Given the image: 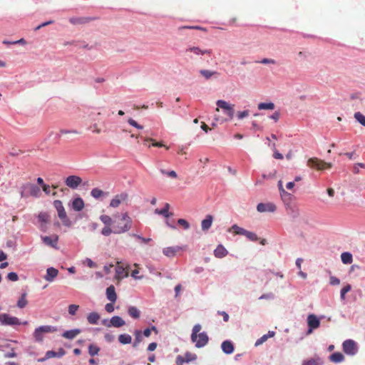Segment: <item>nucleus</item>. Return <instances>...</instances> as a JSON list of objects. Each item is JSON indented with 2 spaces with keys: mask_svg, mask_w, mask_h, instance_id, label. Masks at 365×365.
<instances>
[{
  "mask_svg": "<svg viewBox=\"0 0 365 365\" xmlns=\"http://www.w3.org/2000/svg\"><path fill=\"white\" fill-rule=\"evenodd\" d=\"M202 327L200 324H195L192 331L191 340L195 343V346L202 348L205 346L209 340L208 336L205 332L199 333Z\"/></svg>",
  "mask_w": 365,
  "mask_h": 365,
  "instance_id": "f257e3e1",
  "label": "nucleus"
},
{
  "mask_svg": "<svg viewBox=\"0 0 365 365\" xmlns=\"http://www.w3.org/2000/svg\"><path fill=\"white\" fill-rule=\"evenodd\" d=\"M132 227V220L125 212L118 222L113 225V233L121 234L128 232Z\"/></svg>",
  "mask_w": 365,
  "mask_h": 365,
  "instance_id": "f03ea898",
  "label": "nucleus"
},
{
  "mask_svg": "<svg viewBox=\"0 0 365 365\" xmlns=\"http://www.w3.org/2000/svg\"><path fill=\"white\" fill-rule=\"evenodd\" d=\"M21 196L22 197H28L30 196L38 197L41 195L40 188L33 183H25L21 186Z\"/></svg>",
  "mask_w": 365,
  "mask_h": 365,
  "instance_id": "7ed1b4c3",
  "label": "nucleus"
},
{
  "mask_svg": "<svg viewBox=\"0 0 365 365\" xmlns=\"http://www.w3.org/2000/svg\"><path fill=\"white\" fill-rule=\"evenodd\" d=\"M53 206L57 210L58 216L62 221V223L67 227L71 226V220L67 217L66 210L61 200H56L53 202Z\"/></svg>",
  "mask_w": 365,
  "mask_h": 365,
  "instance_id": "20e7f679",
  "label": "nucleus"
},
{
  "mask_svg": "<svg viewBox=\"0 0 365 365\" xmlns=\"http://www.w3.org/2000/svg\"><path fill=\"white\" fill-rule=\"evenodd\" d=\"M307 166L318 170H324L331 168L332 164L331 163H326L317 158H311L307 160Z\"/></svg>",
  "mask_w": 365,
  "mask_h": 365,
  "instance_id": "39448f33",
  "label": "nucleus"
},
{
  "mask_svg": "<svg viewBox=\"0 0 365 365\" xmlns=\"http://www.w3.org/2000/svg\"><path fill=\"white\" fill-rule=\"evenodd\" d=\"M217 108H216V111H219V108H222L225 110L228 117L232 119L234 117V107L233 104H230L225 101L218 100L216 102Z\"/></svg>",
  "mask_w": 365,
  "mask_h": 365,
  "instance_id": "423d86ee",
  "label": "nucleus"
},
{
  "mask_svg": "<svg viewBox=\"0 0 365 365\" xmlns=\"http://www.w3.org/2000/svg\"><path fill=\"white\" fill-rule=\"evenodd\" d=\"M0 323L6 326H15L21 324L19 319L8 314H0Z\"/></svg>",
  "mask_w": 365,
  "mask_h": 365,
  "instance_id": "0eeeda50",
  "label": "nucleus"
},
{
  "mask_svg": "<svg viewBox=\"0 0 365 365\" xmlns=\"http://www.w3.org/2000/svg\"><path fill=\"white\" fill-rule=\"evenodd\" d=\"M342 347L343 351L348 355H354L358 350L356 342L351 339L345 340Z\"/></svg>",
  "mask_w": 365,
  "mask_h": 365,
  "instance_id": "6e6552de",
  "label": "nucleus"
},
{
  "mask_svg": "<svg viewBox=\"0 0 365 365\" xmlns=\"http://www.w3.org/2000/svg\"><path fill=\"white\" fill-rule=\"evenodd\" d=\"M128 199V195L126 192H121L120 194L116 195L110 200V207L114 208L118 207L122 202H126Z\"/></svg>",
  "mask_w": 365,
  "mask_h": 365,
  "instance_id": "1a4fd4ad",
  "label": "nucleus"
},
{
  "mask_svg": "<svg viewBox=\"0 0 365 365\" xmlns=\"http://www.w3.org/2000/svg\"><path fill=\"white\" fill-rule=\"evenodd\" d=\"M307 324L309 327L308 334H310L313 329H317L320 326V321L315 314H311L307 317Z\"/></svg>",
  "mask_w": 365,
  "mask_h": 365,
  "instance_id": "9d476101",
  "label": "nucleus"
},
{
  "mask_svg": "<svg viewBox=\"0 0 365 365\" xmlns=\"http://www.w3.org/2000/svg\"><path fill=\"white\" fill-rule=\"evenodd\" d=\"M82 182V179L77 175H69L65 180L66 185L72 188H77Z\"/></svg>",
  "mask_w": 365,
  "mask_h": 365,
  "instance_id": "9b49d317",
  "label": "nucleus"
},
{
  "mask_svg": "<svg viewBox=\"0 0 365 365\" xmlns=\"http://www.w3.org/2000/svg\"><path fill=\"white\" fill-rule=\"evenodd\" d=\"M185 53L188 55L190 58H192V56L190 53H193L195 56L210 54L211 51L208 49L202 50L197 46L189 47L185 50Z\"/></svg>",
  "mask_w": 365,
  "mask_h": 365,
  "instance_id": "f8f14e48",
  "label": "nucleus"
},
{
  "mask_svg": "<svg viewBox=\"0 0 365 365\" xmlns=\"http://www.w3.org/2000/svg\"><path fill=\"white\" fill-rule=\"evenodd\" d=\"M257 210L259 212H274L276 210V206L272 202L259 203L257 206Z\"/></svg>",
  "mask_w": 365,
  "mask_h": 365,
  "instance_id": "ddd939ff",
  "label": "nucleus"
},
{
  "mask_svg": "<svg viewBox=\"0 0 365 365\" xmlns=\"http://www.w3.org/2000/svg\"><path fill=\"white\" fill-rule=\"evenodd\" d=\"M38 220L40 223V229L45 232L46 230V224L50 222V216L47 212H41L38 215Z\"/></svg>",
  "mask_w": 365,
  "mask_h": 365,
  "instance_id": "4468645a",
  "label": "nucleus"
},
{
  "mask_svg": "<svg viewBox=\"0 0 365 365\" xmlns=\"http://www.w3.org/2000/svg\"><path fill=\"white\" fill-rule=\"evenodd\" d=\"M128 276V272L126 269L123 267L121 262L117 263V267L115 268V279L118 280H120L124 277Z\"/></svg>",
  "mask_w": 365,
  "mask_h": 365,
  "instance_id": "2eb2a0df",
  "label": "nucleus"
},
{
  "mask_svg": "<svg viewBox=\"0 0 365 365\" xmlns=\"http://www.w3.org/2000/svg\"><path fill=\"white\" fill-rule=\"evenodd\" d=\"M44 244L53 248H57V244L58 241V236L54 235L53 236H44L41 237Z\"/></svg>",
  "mask_w": 365,
  "mask_h": 365,
  "instance_id": "dca6fc26",
  "label": "nucleus"
},
{
  "mask_svg": "<svg viewBox=\"0 0 365 365\" xmlns=\"http://www.w3.org/2000/svg\"><path fill=\"white\" fill-rule=\"evenodd\" d=\"M183 247L180 246H175V247H168L163 249V253L168 257H173L175 256V255L180 250H182Z\"/></svg>",
  "mask_w": 365,
  "mask_h": 365,
  "instance_id": "f3484780",
  "label": "nucleus"
},
{
  "mask_svg": "<svg viewBox=\"0 0 365 365\" xmlns=\"http://www.w3.org/2000/svg\"><path fill=\"white\" fill-rule=\"evenodd\" d=\"M65 354H66V351L62 348L59 349V350L57 352H56L54 351H48L46 353V357L43 359H38V361H43L46 359H50V358H53V357H61V356H64Z\"/></svg>",
  "mask_w": 365,
  "mask_h": 365,
  "instance_id": "a211bd4d",
  "label": "nucleus"
},
{
  "mask_svg": "<svg viewBox=\"0 0 365 365\" xmlns=\"http://www.w3.org/2000/svg\"><path fill=\"white\" fill-rule=\"evenodd\" d=\"M93 17H73L69 19V21L74 25L76 24H85L94 20Z\"/></svg>",
  "mask_w": 365,
  "mask_h": 365,
  "instance_id": "6ab92c4d",
  "label": "nucleus"
},
{
  "mask_svg": "<svg viewBox=\"0 0 365 365\" xmlns=\"http://www.w3.org/2000/svg\"><path fill=\"white\" fill-rule=\"evenodd\" d=\"M221 348L222 351L226 354H230L233 353L235 350L232 342L229 340L224 341L221 344Z\"/></svg>",
  "mask_w": 365,
  "mask_h": 365,
  "instance_id": "aec40b11",
  "label": "nucleus"
},
{
  "mask_svg": "<svg viewBox=\"0 0 365 365\" xmlns=\"http://www.w3.org/2000/svg\"><path fill=\"white\" fill-rule=\"evenodd\" d=\"M58 274V269L54 267H49L46 270V274L45 275L44 279L48 282H53L57 277Z\"/></svg>",
  "mask_w": 365,
  "mask_h": 365,
  "instance_id": "412c9836",
  "label": "nucleus"
},
{
  "mask_svg": "<svg viewBox=\"0 0 365 365\" xmlns=\"http://www.w3.org/2000/svg\"><path fill=\"white\" fill-rule=\"evenodd\" d=\"M106 297L111 302H115L117 299V294L113 285H110L106 289Z\"/></svg>",
  "mask_w": 365,
  "mask_h": 365,
  "instance_id": "4be33fe9",
  "label": "nucleus"
},
{
  "mask_svg": "<svg viewBox=\"0 0 365 365\" xmlns=\"http://www.w3.org/2000/svg\"><path fill=\"white\" fill-rule=\"evenodd\" d=\"M125 321L118 316L113 317L110 320V324H108V327H120L125 325Z\"/></svg>",
  "mask_w": 365,
  "mask_h": 365,
  "instance_id": "5701e85b",
  "label": "nucleus"
},
{
  "mask_svg": "<svg viewBox=\"0 0 365 365\" xmlns=\"http://www.w3.org/2000/svg\"><path fill=\"white\" fill-rule=\"evenodd\" d=\"M81 332V330L79 329L67 330L62 334V336L68 339H73L76 336H77Z\"/></svg>",
  "mask_w": 365,
  "mask_h": 365,
  "instance_id": "b1692460",
  "label": "nucleus"
},
{
  "mask_svg": "<svg viewBox=\"0 0 365 365\" xmlns=\"http://www.w3.org/2000/svg\"><path fill=\"white\" fill-rule=\"evenodd\" d=\"M72 207L76 211H81L84 207V202L81 197H76L72 202Z\"/></svg>",
  "mask_w": 365,
  "mask_h": 365,
  "instance_id": "393cba45",
  "label": "nucleus"
},
{
  "mask_svg": "<svg viewBox=\"0 0 365 365\" xmlns=\"http://www.w3.org/2000/svg\"><path fill=\"white\" fill-rule=\"evenodd\" d=\"M212 220H213L212 216L210 215H207L206 216L205 219H204L202 221V223H201L202 230L203 231H207V230H209L210 228V227L212 226Z\"/></svg>",
  "mask_w": 365,
  "mask_h": 365,
  "instance_id": "a878e982",
  "label": "nucleus"
},
{
  "mask_svg": "<svg viewBox=\"0 0 365 365\" xmlns=\"http://www.w3.org/2000/svg\"><path fill=\"white\" fill-rule=\"evenodd\" d=\"M169 209H170V204L169 203H165V206H164V207L163 209H160H160H155V213L158 214V215H163L165 217H168L173 215V213L168 212Z\"/></svg>",
  "mask_w": 365,
  "mask_h": 365,
  "instance_id": "bb28decb",
  "label": "nucleus"
},
{
  "mask_svg": "<svg viewBox=\"0 0 365 365\" xmlns=\"http://www.w3.org/2000/svg\"><path fill=\"white\" fill-rule=\"evenodd\" d=\"M227 253V250L221 245H218L214 251L215 256L218 258L225 257Z\"/></svg>",
  "mask_w": 365,
  "mask_h": 365,
  "instance_id": "cd10ccee",
  "label": "nucleus"
},
{
  "mask_svg": "<svg viewBox=\"0 0 365 365\" xmlns=\"http://www.w3.org/2000/svg\"><path fill=\"white\" fill-rule=\"evenodd\" d=\"M200 73L206 79L209 80L213 76L217 77L219 76V73L215 71H210L202 69L200 71Z\"/></svg>",
  "mask_w": 365,
  "mask_h": 365,
  "instance_id": "c85d7f7f",
  "label": "nucleus"
},
{
  "mask_svg": "<svg viewBox=\"0 0 365 365\" xmlns=\"http://www.w3.org/2000/svg\"><path fill=\"white\" fill-rule=\"evenodd\" d=\"M87 319L91 324H97L100 319V315L97 312H93L88 315Z\"/></svg>",
  "mask_w": 365,
  "mask_h": 365,
  "instance_id": "c756f323",
  "label": "nucleus"
},
{
  "mask_svg": "<svg viewBox=\"0 0 365 365\" xmlns=\"http://www.w3.org/2000/svg\"><path fill=\"white\" fill-rule=\"evenodd\" d=\"M27 293L24 292L21 294V297H19V300L17 301L16 306L20 308L23 309L26 307L28 304V300L26 299Z\"/></svg>",
  "mask_w": 365,
  "mask_h": 365,
  "instance_id": "7c9ffc66",
  "label": "nucleus"
},
{
  "mask_svg": "<svg viewBox=\"0 0 365 365\" xmlns=\"http://www.w3.org/2000/svg\"><path fill=\"white\" fill-rule=\"evenodd\" d=\"M329 359L334 363H340L344 361V356L340 352H334L330 355Z\"/></svg>",
  "mask_w": 365,
  "mask_h": 365,
  "instance_id": "2f4dec72",
  "label": "nucleus"
},
{
  "mask_svg": "<svg viewBox=\"0 0 365 365\" xmlns=\"http://www.w3.org/2000/svg\"><path fill=\"white\" fill-rule=\"evenodd\" d=\"M341 259L342 262L346 264H351L353 261L352 255L349 252H343Z\"/></svg>",
  "mask_w": 365,
  "mask_h": 365,
  "instance_id": "473e14b6",
  "label": "nucleus"
},
{
  "mask_svg": "<svg viewBox=\"0 0 365 365\" xmlns=\"http://www.w3.org/2000/svg\"><path fill=\"white\" fill-rule=\"evenodd\" d=\"M41 332L45 333H52L57 331V328L55 327H51L48 325L41 326L37 328Z\"/></svg>",
  "mask_w": 365,
  "mask_h": 365,
  "instance_id": "72a5a7b5",
  "label": "nucleus"
},
{
  "mask_svg": "<svg viewBox=\"0 0 365 365\" xmlns=\"http://www.w3.org/2000/svg\"><path fill=\"white\" fill-rule=\"evenodd\" d=\"M257 108L259 110H274L275 106L273 103H260L258 104Z\"/></svg>",
  "mask_w": 365,
  "mask_h": 365,
  "instance_id": "f704fd0d",
  "label": "nucleus"
},
{
  "mask_svg": "<svg viewBox=\"0 0 365 365\" xmlns=\"http://www.w3.org/2000/svg\"><path fill=\"white\" fill-rule=\"evenodd\" d=\"M118 341L123 344H127L131 342L132 338L129 334H123L118 336Z\"/></svg>",
  "mask_w": 365,
  "mask_h": 365,
  "instance_id": "c9c22d12",
  "label": "nucleus"
},
{
  "mask_svg": "<svg viewBox=\"0 0 365 365\" xmlns=\"http://www.w3.org/2000/svg\"><path fill=\"white\" fill-rule=\"evenodd\" d=\"M231 230L233 231V232L235 235H245V236L247 231V230H245L242 227H240L237 226V225H232L231 227Z\"/></svg>",
  "mask_w": 365,
  "mask_h": 365,
  "instance_id": "e433bc0d",
  "label": "nucleus"
},
{
  "mask_svg": "<svg viewBox=\"0 0 365 365\" xmlns=\"http://www.w3.org/2000/svg\"><path fill=\"white\" fill-rule=\"evenodd\" d=\"M128 312L129 315L134 319L140 317V311L135 307H129Z\"/></svg>",
  "mask_w": 365,
  "mask_h": 365,
  "instance_id": "4c0bfd02",
  "label": "nucleus"
},
{
  "mask_svg": "<svg viewBox=\"0 0 365 365\" xmlns=\"http://www.w3.org/2000/svg\"><path fill=\"white\" fill-rule=\"evenodd\" d=\"M322 361L320 358L317 359H310L306 361H304L302 365H322Z\"/></svg>",
  "mask_w": 365,
  "mask_h": 365,
  "instance_id": "58836bf2",
  "label": "nucleus"
},
{
  "mask_svg": "<svg viewBox=\"0 0 365 365\" xmlns=\"http://www.w3.org/2000/svg\"><path fill=\"white\" fill-rule=\"evenodd\" d=\"M354 118L359 122L361 125L365 127V115H363L360 112H356L354 113Z\"/></svg>",
  "mask_w": 365,
  "mask_h": 365,
  "instance_id": "ea45409f",
  "label": "nucleus"
},
{
  "mask_svg": "<svg viewBox=\"0 0 365 365\" xmlns=\"http://www.w3.org/2000/svg\"><path fill=\"white\" fill-rule=\"evenodd\" d=\"M100 220L106 226H110L113 223L111 217L106 215H102L100 217Z\"/></svg>",
  "mask_w": 365,
  "mask_h": 365,
  "instance_id": "a19ab883",
  "label": "nucleus"
},
{
  "mask_svg": "<svg viewBox=\"0 0 365 365\" xmlns=\"http://www.w3.org/2000/svg\"><path fill=\"white\" fill-rule=\"evenodd\" d=\"M100 348L96 345L91 344L88 346V353L91 356H94L98 354Z\"/></svg>",
  "mask_w": 365,
  "mask_h": 365,
  "instance_id": "79ce46f5",
  "label": "nucleus"
},
{
  "mask_svg": "<svg viewBox=\"0 0 365 365\" xmlns=\"http://www.w3.org/2000/svg\"><path fill=\"white\" fill-rule=\"evenodd\" d=\"M91 196L96 199H98L99 197H101V196H103V195L104 194V192L98 189V188H93L92 190H91Z\"/></svg>",
  "mask_w": 365,
  "mask_h": 365,
  "instance_id": "37998d69",
  "label": "nucleus"
},
{
  "mask_svg": "<svg viewBox=\"0 0 365 365\" xmlns=\"http://www.w3.org/2000/svg\"><path fill=\"white\" fill-rule=\"evenodd\" d=\"M351 289V286L350 284H346L344 286L340 293V297L341 299L344 300L345 299V295L347 292H349Z\"/></svg>",
  "mask_w": 365,
  "mask_h": 365,
  "instance_id": "c03bdc74",
  "label": "nucleus"
},
{
  "mask_svg": "<svg viewBox=\"0 0 365 365\" xmlns=\"http://www.w3.org/2000/svg\"><path fill=\"white\" fill-rule=\"evenodd\" d=\"M144 140H145V142H150V141L153 142V143H152L153 146L159 147V148L165 147L167 150L169 149V147L165 145L161 142H154V140L153 138H145Z\"/></svg>",
  "mask_w": 365,
  "mask_h": 365,
  "instance_id": "a18cd8bd",
  "label": "nucleus"
},
{
  "mask_svg": "<svg viewBox=\"0 0 365 365\" xmlns=\"http://www.w3.org/2000/svg\"><path fill=\"white\" fill-rule=\"evenodd\" d=\"M359 168H365V164L362 163H355L352 168V172L354 174H359L360 173Z\"/></svg>",
  "mask_w": 365,
  "mask_h": 365,
  "instance_id": "49530a36",
  "label": "nucleus"
},
{
  "mask_svg": "<svg viewBox=\"0 0 365 365\" xmlns=\"http://www.w3.org/2000/svg\"><path fill=\"white\" fill-rule=\"evenodd\" d=\"M34 337L37 341H42L43 339V333L41 332L37 328L34 332Z\"/></svg>",
  "mask_w": 365,
  "mask_h": 365,
  "instance_id": "de8ad7c7",
  "label": "nucleus"
},
{
  "mask_svg": "<svg viewBox=\"0 0 365 365\" xmlns=\"http://www.w3.org/2000/svg\"><path fill=\"white\" fill-rule=\"evenodd\" d=\"M160 171L162 174L166 175L172 178H176L178 177V175L175 170L166 171L164 169H160Z\"/></svg>",
  "mask_w": 365,
  "mask_h": 365,
  "instance_id": "09e8293b",
  "label": "nucleus"
},
{
  "mask_svg": "<svg viewBox=\"0 0 365 365\" xmlns=\"http://www.w3.org/2000/svg\"><path fill=\"white\" fill-rule=\"evenodd\" d=\"M186 363L194 361L197 359V355L190 352H186L184 356Z\"/></svg>",
  "mask_w": 365,
  "mask_h": 365,
  "instance_id": "8fccbe9b",
  "label": "nucleus"
},
{
  "mask_svg": "<svg viewBox=\"0 0 365 365\" xmlns=\"http://www.w3.org/2000/svg\"><path fill=\"white\" fill-rule=\"evenodd\" d=\"M245 237L251 241H257L258 240L257 235L252 232L247 231Z\"/></svg>",
  "mask_w": 365,
  "mask_h": 365,
  "instance_id": "3c124183",
  "label": "nucleus"
},
{
  "mask_svg": "<svg viewBox=\"0 0 365 365\" xmlns=\"http://www.w3.org/2000/svg\"><path fill=\"white\" fill-rule=\"evenodd\" d=\"M182 29H195V30H202L205 31V29L199 26H183L178 28V30Z\"/></svg>",
  "mask_w": 365,
  "mask_h": 365,
  "instance_id": "603ef678",
  "label": "nucleus"
},
{
  "mask_svg": "<svg viewBox=\"0 0 365 365\" xmlns=\"http://www.w3.org/2000/svg\"><path fill=\"white\" fill-rule=\"evenodd\" d=\"M112 232H113V228L111 229L110 226H105L101 230V234L104 236H109Z\"/></svg>",
  "mask_w": 365,
  "mask_h": 365,
  "instance_id": "864d4df0",
  "label": "nucleus"
},
{
  "mask_svg": "<svg viewBox=\"0 0 365 365\" xmlns=\"http://www.w3.org/2000/svg\"><path fill=\"white\" fill-rule=\"evenodd\" d=\"M79 308L78 305L71 304L68 306V313L71 315H75Z\"/></svg>",
  "mask_w": 365,
  "mask_h": 365,
  "instance_id": "5fc2aeb1",
  "label": "nucleus"
},
{
  "mask_svg": "<svg viewBox=\"0 0 365 365\" xmlns=\"http://www.w3.org/2000/svg\"><path fill=\"white\" fill-rule=\"evenodd\" d=\"M155 331V333H158V330L155 327L153 326L151 328H147L143 331V335L145 337H148L151 334V331Z\"/></svg>",
  "mask_w": 365,
  "mask_h": 365,
  "instance_id": "6e6d98bb",
  "label": "nucleus"
},
{
  "mask_svg": "<svg viewBox=\"0 0 365 365\" xmlns=\"http://www.w3.org/2000/svg\"><path fill=\"white\" fill-rule=\"evenodd\" d=\"M7 279L12 282H16L19 279V277L16 272H9L7 275Z\"/></svg>",
  "mask_w": 365,
  "mask_h": 365,
  "instance_id": "4d7b16f0",
  "label": "nucleus"
},
{
  "mask_svg": "<svg viewBox=\"0 0 365 365\" xmlns=\"http://www.w3.org/2000/svg\"><path fill=\"white\" fill-rule=\"evenodd\" d=\"M178 223L182 226L184 227V229L185 230H187L190 228V224L188 223V222L184 219H179L178 220Z\"/></svg>",
  "mask_w": 365,
  "mask_h": 365,
  "instance_id": "13d9d810",
  "label": "nucleus"
},
{
  "mask_svg": "<svg viewBox=\"0 0 365 365\" xmlns=\"http://www.w3.org/2000/svg\"><path fill=\"white\" fill-rule=\"evenodd\" d=\"M84 264H86L90 268L96 267V264L90 258H86L84 261Z\"/></svg>",
  "mask_w": 365,
  "mask_h": 365,
  "instance_id": "bf43d9fd",
  "label": "nucleus"
},
{
  "mask_svg": "<svg viewBox=\"0 0 365 365\" xmlns=\"http://www.w3.org/2000/svg\"><path fill=\"white\" fill-rule=\"evenodd\" d=\"M249 110L239 111L237 114L238 119L241 120L249 115Z\"/></svg>",
  "mask_w": 365,
  "mask_h": 365,
  "instance_id": "052dcab7",
  "label": "nucleus"
},
{
  "mask_svg": "<svg viewBox=\"0 0 365 365\" xmlns=\"http://www.w3.org/2000/svg\"><path fill=\"white\" fill-rule=\"evenodd\" d=\"M128 123L130 125H132V126H133V127H135V128H136L138 129H143V126L139 125L135 120H134L132 118H129L128 120Z\"/></svg>",
  "mask_w": 365,
  "mask_h": 365,
  "instance_id": "680f3d73",
  "label": "nucleus"
},
{
  "mask_svg": "<svg viewBox=\"0 0 365 365\" xmlns=\"http://www.w3.org/2000/svg\"><path fill=\"white\" fill-rule=\"evenodd\" d=\"M186 362L184 356L181 355H178L176 357V364L177 365H183Z\"/></svg>",
  "mask_w": 365,
  "mask_h": 365,
  "instance_id": "e2e57ef3",
  "label": "nucleus"
},
{
  "mask_svg": "<svg viewBox=\"0 0 365 365\" xmlns=\"http://www.w3.org/2000/svg\"><path fill=\"white\" fill-rule=\"evenodd\" d=\"M135 341H136L137 342H139V343H140L142 341L143 338H142V333L140 331L136 330L135 331Z\"/></svg>",
  "mask_w": 365,
  "mask_h": 365,
  "instance_id": "0e129e2a",
  "label": "nucleus"
},
{
  "mask_svg": "<svg viewBox=\"0 0 365 365\" xmlns=\"http://www.w3.org/2000/svg\"><path fill=\"white\" fill-rule=\"evenodd\" d=\"M105 309L107 312L108 313H111L114 311V306H113V303L111 302V303H108L106 306H105Z\"/></svg>",
  "mask_w": 365,
  "mask_h": 365,
  "instance_id": "69168bd1",
  "label": "nucleus"
},
{
  "mask_svg": "<svg viewBox=\"0 0 365 365\" xmlns=\"http://www.w3.org/2000/svg\"><path fill=\"white\" fill-rule=\"evenodd\" d=\"M268 339V335H263L262 337H260L259 339L257 340L256 343H255V345L256 346H258L262 343H264V341H266Z\"/></svg>",
  "mask_w": 365,
  "mask_h": 365,
  "instance_id": "338daca9",
  "label": "nucleus"
},
{
  "mask_svg": "<svg viewBox=\"0 0 365 365\" xmlns=\"http://www.w3.org/2000/svg\"><path fill=\"white\" fill-rule=\"evenodd\" d=\"M274 298V294L272 293H267L261 295L259 299H270Z\"/></svg>",
  "mask_w": 365,
  "mask_h": 365,
  "instance_id": "774afa93",
  "label": "nucleus"
}]
</instances>
